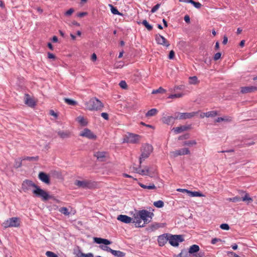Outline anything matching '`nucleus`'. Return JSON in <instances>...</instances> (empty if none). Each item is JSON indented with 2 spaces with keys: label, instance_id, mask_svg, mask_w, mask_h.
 <instances>
[{
  "label": "nucleus",
  "instance_id": "f257e3e1",
  "mask_svg": "<svg viewBox=\"0 0 257 257\" xmlns=\"http://www.w3.org/2000/svg\"><path fill=\"white\" fill-rule=\"evenodd\" d=\"M168 241L171 245L177 246V235L165 233L158 236V242L160 246H164Z\"/></svg>",
  "mask_w": 257,
  "mask_h": 257
},
{
  "label": "nucleus",
  "instance_id": "f03ea898",
  "mask_svg": "<svg viewBox=\"0 0 257 257\" xmlns=\"http://www.w3.org/2000/svg\"><path fill=\"white\" fill-rule=\"evenodd\" d=\"M86 109L89 110H100L103 107L102 103L97 98L94 97L85 103Z\"/></svg>",
  "mask_w": 257,
  "mask_h": 257
},
{
  "label": "nucleus",
  "instance_id": "7ed1b4c3",
  "mask_svg": "<svg viewBox=\"0 0 257 257\" xmlns=\"http://www.w3.org/2000/svg\"><path fill=\"white\" fill-rule=\"evenodd\" d=\"M33 193L36 196L40 197L43 201H47L50 199L53 198V196L50 195L47 192L42 189L38 186L36 189L33 190Z\"/></svg>",
  "mask_w": 257,
  "mask_h": 257
},
{
  "label": "nucleus",
  "instance_id": "20e7f679",
  "mask_svg": "<svg viewBox=\"0 0 257 257\" xmlns=\"http://www.w3.org/2000/svg\"><path fill=\"white\" fill-rule=\"evenodd\" d=\"M153 147L149 144L144 145L142 149V154L140 157V164H142L143 162L148 158L153 151Z\"/></svg>",
  "mask_w": 257,
  "mask_h": 257
},
{
  "label": "nucleus",
  "instance_id": "39448f33",
  "mask_svg": "<svg viewBox=\"0 0 257 257\" xmlns=\"http://www.w3.org/2000/svg\"><path fill=\"white\" fill-rule=\"evenodd\" d=\"M2 225L5 228L8 227H18L20 225V219L18 217L10 218L5 221Z\"/></svg>",
  "mask_w": 257,
  "mask_h": 257
},
{
  "label": "nucleus",
  "instance_id": "423d86ee",
  "mask_svg": "<svg viewBox=\"0 0 257 257\" xmlns=\"http://www.w3.org/2000/svg\"><path fill=\"white\" fill-rule=\"evenodd\" d=\"M153 213L146 210H142L139 212L138 216H140L142 220L144 221V224L149 223L152 218Z\"/></svg>",
  "mask_w": 257,
  "mask_h": 257
},
{
  "label": "nucleus",
  "instance_id": "0eeeda50",
  "mask_svg": "<svg viewBox=\"0 0 257 257\" xmlns=\"http://www.w3.org/2000/svg\"><path fill=\"white\" fill-rule=\"evenodd\" d=\"M240 194L242 195L244 193V196L242 197L239 196H236L230 199V200L233 202H237L240 201L246 202L247 204L253 201L252 198L249 196V194L247 193L243 192V191H239Z\"/></svg>",
  "mask_w": 257,
  "mask_h": 257
},
{
  "label": "nucleus",
  "instance_id": "6e6552de",
  "mask_svg": "<svg viewBox=\"0 0 257 257\" xmlns=\"http://www.w3.org/2000/svg\"><path fill=\"white\" fill-rule=\"evenodd\" d=\"M74 184L80 188L85 189H91L95 186V183L94 182H92L88 180H76Z\"/></svg>",
  "mask_w": 257,
  "mask_h": 257
},
{
  "label": "nucleus",
  "instance_id": "1a4fd4ad",
  "mask_svg": "<svg viewBox=\"0 0 257 257\" xmlns=\"http://www.w3.org/2000/svg\"><path fill=\"white\" fill-rule=\"evenodd\" d=\"M141 164H140L139 168H134V171L142 176H149L151 177L155 176L154 171H149V167L146 166L144 169H142L141 168Z\"/></svg>",
  "mask_w": 257,
  "mask_h": 257
},
{
  "label": "nucleus",
  "instance_id": "9d476101",
  "mask_svg": "<svg viewBox=\"0 0 257 257\" xmlns=\"http://www.w3.org/2000/svg\"><path fill=\"white\" fill-rule=\"evenodd\" d=\"M141 137L136 134L129 133L124 139V142L127 143L136 144L139 142Z\"/></svg>",
  "mask_w": 257,
  "mask_h": 257
},
{
  "label": "nucleus",
  "instance_id": "9b49d317",
  "mask_svg": "<svg viewBox=\"0 0 257 257\" xmlns=\"http://www.w3.org/2000/svg\"><path fill=\"white\" fill-rule=\"evenodd\" d=\"M79 136L89 140H95L97 138L96 136L90 130L87 128H85L80 133Z\"/></svg>",
  "mask_w": 257,
  "mask_h": 257
},
{
  "label": "nucleus",
  "instance_id": "f8f14e48",
  "mask_svg": "<svg viewBox=\"0 0 257 257\" xmlns=\"http://www.w3.org/2000/svg\"><path fill=\"white\" fill-rule=\"evenodd\" d=\"M198 112L178 113V118L179 119H186L191 118L198 114Z\"/></svg>",
  "mask_w": 257,
  "mask_h": 257
},
{
  "label": "nucleus",
  "instance_id": "ddd939ff",
  "mask_svg": "<svg viewBox=\"0 0 257 257\" xmlns=\"http://www.w3.org/2000/svg\"><path fill=\"white\" fill-rule=\"evenodd\" d=\"M37 186L33 181L29 180L24 181L22 184V188L24 191L29 190L31 187L36 189Z\"/></svg>",
  "mask_w": 257,
  "mask_h": 257
},
{
  "label": "nucleus",
  "instance_id": "4468645a",
  "mask_svg": "<svg viewBox=\"0 0 257 257\" xmlns=\"http://www.w3.org/2000/svg\"><path fill=\"white\" fill-rule=\"evenodd\" d=\"M176 119V117L173 116H165L161 118V120L163 123L169 125H173L175 123Z\"/></svg>",
  "mask_w": 257,
  "mask_h": 257
},
{
  "label": "nucleus",
  "instance_id": "2eb2a0df",
  "mask_svg": "<svg viewBox=\"0 0 257 257\" xmlns=\"http://www.w3.org/2000/svg\"><path fill=\"white\" fill-rule=\"evenodd\" d=\"M156 40L158 44L163 45L166 47L169 45L168 42L167 40L162 36L160 34L156 35Z\"/></svg>",
  "mask_w": 257,
  "mask_h": 257
},
{
  "label": "nucleus",
  "instance_id": "dca6fc26",
  "mask_svg": "<svg viewBox=\"0 0 257 257\" xmlns=\"http://www.w3.org/2000/svg\"><path fill=\"white\" fill-rule=\"evenodd\" d=\"M25 103L30 107H34L36 103L35 100L31 97L30 95L26 94L25 95Z\"/></svg>",
  "mask_w": 257,
  "mask_h": 257
},
{
  "label": "nucleus",
  "instance_id": "f3484780",
  "mask_svg": "<svg viewBox=\"0 0 257 257\" xmlns=\"http://www.w3.org/2000/svg\"><path fill=\"white\" fill-rule=\"evenodd\" d=\"M256 90H257V87L250 86L241 87L240 91L242 93H247L254 92Z\"/></svg>",
  "mask_w": 257,
  "mask_h": 257
},
{
  "label": "nucleus",
  "instance_id": "a211bd4d",
  "mask_svg": "<svg viewBox=\"0 0 257 257\" xmlns=\"http://www.w3.org/2000/svg\"><path fill=\"white\" fill-rule=\"evenodd\" d=\"M97 159L100 161H104L107 157V153L105 152H97L94 155Z\"/></svg>",
  "mask_w": 257,
  "mask_h": 257
},
{
  "label": "nucleus",
  "instance_id": "6ab92c4d",
  "mask_svg": "<svg viewBox=\"0 0 257 257\" xmlns=\"http://www.w3.org/2000/svg\"><path fill=\"white\" fill-rule=\"evenodd\" d=\"M117 219L125 223H131L133 220L131 217L125 215H119L117 216Z\"/></svg>",
  "mask_w": 257,
  "mask_h": 257
},
{
  "label": "nucleus",
  "instance_id": "aec40b11",
  "mask_svg": "<svg viewBox=\"0 0 257 257\" xmlns=\"http://www.w3.org/2000/svg\"><path fill=\"white\" fill-rule=\"evenodd\" d=\"M39 178L42 182L46 184L50 183V179L49 176L44 172H40L39 174Z\"/></svg>",
  "mask_w": 257,
  "mask_h": 257
},
{
  "label": "nucleus",
  "instance_id": "412c9836",
  "mask_svg": "<svg viewBox=\"0 0 257 257\" xmlns=\"http://www.w3.org/2000/svg\"><path fill=\"white\" fill-rule=\"evenodd\" d=\"M133 222L135 223V225L136 227H143L144 226V223H142V222L141 218L140 216H138V214L135 216Z\"/></svg>",
  "mask_w": 257,
  "mask_h": 257
},
{
  "label": "nucleus",
  "instance_id": "4be33fe9",
  "mask_svg": "<svg viewBox=\"0 0 257 257\" xmlns=\"http://www.w3.org/2000/svg\"><path fill=\"white\" fill-rule=\"evenodd\" d=\"M94 240L96 243L98 244L103 243L105 245H108L111 243V242L108 239L99 237H94Z\"/></svg>",
  "mask_w": 257,
  "mask_h": 257
},
{
  "label": "nucleus",
  "instance_id": "5701e85b",
  "mask_svg": "<svg viewBox=\"0 0 257 257\" xmlns=\"http://www.w3.org/2000/svg\"><path fill=\"white\" fill-rule=\"evenodd\" d=\"M58 135L62 139L68 138L71 136V133L68 131H59Z\"/></svg>",
  "mask_w": 257,
  "mask_h": 257
},
{
  "label": "nucleus",
  "instance_id": "b1692460",
  "mask_svg": "<svg viewBox=\"0 0 257 257\" xmlns=\"http://www.w3.org/2000/svg\"><path fill=\"white\" fill-rule=\"evenodd\" d=\"M158 112V110L156 108H152L149 110L146 113V116L147 117H150L156 115Z\"/></svg>",
  "mask_w": 257,
  "mask_h": 257
},
{
  "label": "nucleus",
  "instance_id": "393cba45",
  "mask_svg": "<svg viewBox=\"0 0 257 257\" xmlns=\"http://www.w3.org/2000/svg\"><path fill=\"white\" fill-rule=\"evenodd\" d=\"M199 246L198 245L194 244L191 245L189 249V253L190 254H193L197 253L199 250Z\"/></svg>",
  "mask_w": 257,
  "mask_h": 257
},
{
  "label": "nucleus",
  "instance_id": "a878e982",
  "mask_svg": "<svg viewBox=\"0 0 257 257\" xmlns=\"http://www.w3.org/2000/svg\"><path fill=\"white\" fill-rule=\"evenodd\" d=\"M163 226L161 225V224L160 223H154L150 225V226H149V230L152 231H155L156 230H157V229L159 228L160 227H162Z\"/></svg>",
  "mask_w": 257,
  "mask_h": 257
},
{
  "label": "nucleus",
  "instance_id": "bb28decb",
  "mask_svg": "<svg viewBox=\"0 0 257 257\" xmlns=\"http://www.w3.org/2000/svg\"><path fill=\"white\" fill-rule=\"evenodd\" d=\"M139 185L143 188L145 189L152 190L155 189L156 188V186L154 184H150L149 185H144L141 183H139Z\"/></svg>",
  "mask_w": 257,
  "mask_h": 257
},
{
  "label": "nucleus",
  "instance_id": "cd10ccee",
  "mask_svg": "<svg viewBox=\"0 0 257 257\" xmlns=\"http://www.w3.org/2000/svg\"><path fill=\"white\" fill-rule=\"evenodd\" d=\"M204 114L207 117H213L217 116L218 113V111L216 110H212L207 112H204Z\"/></svg>",
  "mask_w": 257,
  "mask_h": 257
},
{
  "label": "nucleus",
  "instance_id": "c85d7f7f",
  "mask_svg": "<svg viewBox=\"0 0 257 257\" xmlns=\"http://www.w3.org/2000/svg\"><path fill=\"white\" fill-rule=\"evenodd\" d=\"M76 257H93V254L92 253H84L82 252L80 250H79L76 253Z\"/></svg>",
  "mask_w": 257,
  "mask_h": 257
},
{
  "label": "nucleus",
  "instance_id": "c756f323",
  "mask_svg": "<svg viewBox=\"0 0 257 257\" xmlns=\"http://www.w3.org/2000/svg\"><path fill=\"white\" fill-rule=\"evenodd\" d=\"M190 152L188 148H183L178 150V155H185L190 154Z\"/></svg>",
  "mask_w": 257,
  "mask_h": 257
},
{
  "label": "nucleus",
  "instance_id": "7c9ffc66",
  "mask_svg": "<svg viewBox=\"0 0 257 257\" xmlns=\"http://www.w3.org/2000/svg\"><path fill=\"white\" fill-rule=\"evenodd\" d=\"M191 125H182L180 126H178V134L182 132L187 131L188 130L191 129Z\"/></svg>",
  "mask_w": 257,
  "mask_h": 257
},
{
  "label": "nucleus",
  "instance_id": "2f4dec72",
  "mask_svg": "<svg viewBox=\"0 0 257 257\" xmlns=\"http://www.w3.org/2000/svg\"><path fill=\"white\" fill-rule=\"evenodd\" d=\"M188 196L189 197H202L204 195L200 192L189 191Z\"/></svg>",
  "mask_w": 257,
  "mask_h": 257
},
{
  "label": "nucleus",
  "instance_id": "473e14b6",
  "mask_svg": "<svg viewBox=\"0 0 257 257\" xmlns=\"http://www.w3.org/2000/svg\"><path fill=\"white\" fill-rule=\"evenodd\" d=\"M111 253L113 255L117 256V257H123L125 255V253L123 252H122L119 250H113V249Z\"/></svg>",
  "mask_w": 257,
  "mask_h": 257
},
{
  "label": "nucleus",
  "instance_id": "72a5a7b5",
  "mask_svg": "<svg viewBox=\"0 0 257 257\" xmlns=\"http://www.w3.org/2000/svg\"><path fill=\"white\" fill-rule=\"evenodd\" d=\"M76 120L82 126H85L87 124V122L83 116H79L77 117Z\"/></svg>",
  "mask_w": 257,
  "mask_h": 257
},
{
  "label": "nucleus",
  "instance_id": "f704fd0d",
  "mask_svg": "<svg viewBox=\"0 0 257 257\" xmlns=\"http://www.w3.org/2000/svg\"><path fill=\"white\" fill-rule=\"evenodd\" d=\"M108 6L110 8L111 12V13L113 14H114V15H119V16H122V14L121 13H120L117 10V9L115 7H114L112 5L109 4V5H108Z\"/></svg>",
  "mask_w": 257,
  "mask_h": 257
},
{
  "label": "nucleus",
  "instance_id": "c9c22d12",
  "mask_svg": "<svg viewBox=\"0 0 257 257\" xmlns=\"http://www.w3.org/2000/svg\"><path fill=\"white\" fill-rule=\"evenodd\" d=\"M22 160H27L29 161H37L39 160V157H24L22 158Z\"/></svg>",
  "mask_w": 257,
  "mask_h": 257
},
{
  "label": "nucleus",
  "instance_id": "e433bc0d",
  "mask_svg": "<svg viewBox=\"0 0 257 257\" xmlns=\"http://www.w3.org/2000/svg\"><path fill=\"white\" fill-rule=\"evenodd\" d=\"M166 92V90L162 88V87H160L157 89H154L152 91V94H157V93H164Z\"/></svg>",
  "mask_w": 257,
  "mask_h": 257
},
{
  "label": "nucleus",
  "instance_id": "4c0bfd02",
  "mask_svg": "<svg viewBox=\"0 0 257 257\" xmlns=\"http://www.w3.org/2000/svg\"><path fill=\"white\" fill-rule=\"evenodd\" d=\"M231 119L230 117H218L217 119L215 120V122H219L220 121H230Z\"/></svg>",
  "mask_w": 257,
  "mask_h": 257
},
{
  "label": "nucleus",
  "instance_id": "58836bf2",
  "mask_svg": "<svg viewBox=\"0 0 257 257\" xmlns=\"http://www.w3.org/2000/svg\"><path fill=\"white\" fill-rule=\"evenodd\" d=\"M198 82V78L196 76H194L189 78V83L190 84H196Z\"/></svg>",
  "mask_w": 257,
  "mask_h": 257
},
{
  "label": "nucleus",
  "instance_id": "ea45409f",
  "mask_svg": "<svg viewBox=\"0 0 257 257\" xmlns=\"http://www.w3.org/2000/svg\"><path fill=\"white\" fill-rule=\"evenodd\" d=\"M196 144V142L194 140L193 141H185L183 142L182 146H192Z\"/></svg>",
  "mask_w": 257,
  "mask_h": 257
},
{
  "label": "nucleus",
  "instance_id": "a19ab883",
  "mask_svg": "<svg viewBox=\"0 0 257 257\" xmlns=\"http://www.w3.org/2000/svg\"><path fill=\"white\" fill-rule=\"evenodd\" d=\"M64 100L65 102L70 105H75L77 104V102L76 101L70 99L69 98H65Z\"/></svg>",
  "mask_w": 257,
  "mask_h": 257
},
{
  "label": "nucleus",
  "instance_id": "79ce46f5",
  "mask_svg": "<svg viewBox=\"0 0 257 257\" xmlns=\"http://www.w3.org/2000/svg\"><path fill=\"white\" fill-rule=\"evenodd\" d=\"M142 24L147 29L148 31H151L153 29L152 26L149 24L147 20H143Z\"/></svg>",
  "mask_w": 257,
  "mask_h": 257
},
{
  "label": "nucleus",
  "instance_id": "37998d69",
  "mask_svg": "<svg viewBox=\"0 0 257 257\" xmlns=\"http://www.w3.org/2000/svg\"><path fill=\"white\" fill-rule=\"evenodd\" d=\"M59 211L65 215L68 216L70 214V212L68 211V209L65 207L60 208L59 209Z\"/></svg>",
  "mask_w": 257,
  "mask_h": 257
},
{
  "label": "nucleus",
  "instance_id": "c03bdc74",
  "mask_svg": "<svg viewBox=\"0 0 257 257\" xmlns=\"http://www.w3.org/2000/svg\"><path fill=\"white\" fill-rule=\"evenodd\" d=\"M154 205L158 208H162L164 206V203L162 200H158L154 202Z\"/></svg>",
  "mask_w": 257,
  "mask_h": 257
},
{
  "label": "nucleus",
  "instance_id": "a18cd8bd",
  "mask_svg": "<svg viewBox=\"0 0 257 257\" xmlns=\"http://www.w3.org/2000/svg\"><path fill=\"white\" fill-rule=\"evenodd\" d=\"M189 3L193 5L194 7H195L197 9H200L201 7V4L199 2H196L193 0H189Z\"/></svg>",
  "mask_w": 257,
  "mask_h": 257
},
{
  "label": "nucleus",
  "instance_id": "49530a36",
  "mask_svg": "<svg viewBox=\"0 0 257 257\" xmlns=\"http://www.w3.org/2000/svg\"><path fill=\"white\" fill-rule=\"evenodd\" d=\"M190 253H189V251H187L186 250H182V251L178 255V257H188Z\"/></svg>",
  "mask_w": 257,
  "mask_h": 257
},
{
  "label": "nucleus",
  "instance_id": "de8ad7c7",
  "mask_svg": "<svg viewBox=\"0 0 257 257\" xmlns=\"http://www.w3.org/2000/svg\"><path fill=\"white\" fill-rule=\"evenodd\" d=\"M190 137V134L188 133H186L183 135L180 136L178 137V140H183L189 139Z\"/></svg>",
  "mask_w": 257,
  "mask_h": 257
},
{
  "label": "nucleus",
  "instance_id": "09e8293b",
  "mask_svg": "<svg viewBox=\"0 0 257 257\" xmlns=\"http://www.w3.org/2000/svg\"><path fill=\"white\" fill-rule=\"evenodd\" d=\"M23 161V160H22V158H19L18 160H16L15 161V167L16 168H19V167H21V166H22V162Z\"/></svg>",
  "mask_w": 257,
  "mask_h": 257
},
{
  "label": "nucleus",
  "instance_id": "8fccbe9b",
  "mask_svg": "<svg viewBox=\"0 0 257 257\" xmlns=\"http://www.w3.org/2000/svg\"><path fill=\"white\" fill-rule=\"evenodd\" d=\"M46 255L48 257H58L56 254L50 251H47L46 252Z\"/></svg>",
  "mask_w": 257,
  "mask_h": 257
},
{
  "label": "nucleus",
  "instance_id": "3c124183",
  "mask_svg": "<svg viewBox=\"0 0 257 257\" xmlns=\"http://www.w3.org/2000/svg\"><path fill=\"white\" fill-rule=\"evenodd\" d=\"M100 247L103 250L111 252L112 249L110 248L109 247L105 246V245H100Z\"/></svg>",
  "mask_w": 257,
  "mask_h": 257
},
{
  "label": "nucleus",
  "instance_id": "603ef678",
  "mask_svg": "<svg viewBox=\"0 0 257 257\" xmlns=\"http://www.w3.org/2000/svg\"><path fill=\"white\" fill-rule=\"evenodd\" d=\"M189 92V90H185L184 91H182V92L178 91V98L183 97L184 95L188 94Z\"/></svg>",
  "mask_w": 257,
  "mask_h": 257
},
{
  "label": "nucleus",
  "instance_id": "864d4df0",
  "mask_svg": "<svg viewBox=\"0 0 257 257\" xmlns=\"http://www.w3.org/2000/svg\"><path fill=\"white\" fill-rule=\"evenodd\" d=\"M220 227L223 230H228L229 229V226L228 224L226 223L221 224L220 226Z\"/></svg>",
  "mask_w": 257,
  "mask_h": 257
},
{
  "label": "nucleus",
  "instance_id": "5fc2aeb1",
  "mask_svg": "<svg viewBox=\"0 0 257 257\" xmlns=\"http://www.w3.org/2000/svg\"><path fill=\"white\" fill-rule=\"evenodd\" d=\"M119 85L123 89H126L127 88V84L125 81H121L119 83Z\"/></svg>",
  "mask_w": 257,
  "mask_h": 257
},
{
  "label": "nucleus",
  "instance_id": "6e6d98bb",
  "mask_svg": "<svg viewBox=\"0 0 257 257\" xmlns=\"http://www.w3.org/2000/svg\"><path fill=\"white\" fill-rule=\"evenodd\" d=\"M160 4H158L156 5H155L154 7H153V8L151 10V13H155L160 8Z\"/></svg>",
  "mask_w": 257,
  "mask_h": 257
},
{
  "label": "nucleus",
  "instance_id": "4d7b16f0",
  "mask_svg": "<svg viewBox=\"0 0 257 257\" xmlns=\"http://www.w3.org/2000/svg\"><path fill=\"white\" fill-rule=\"evenodd\" d=\"M74 12V9L72 8H71L65 12V15L66 16H71L73 13Z\"/></svg>",
  "mask_w": 257,
  "mask_h": 257
},
{
  "label": "nucleus",
  "instance_id": "13d9d810",
  "mask_svg": "<svg viewBox=\"0 0 257 257\" xmlns=\"http://www.w3.org/2000/svg\"><path fill=\"white\" fill-rule=\"evenodd\" d=\"M187 87L184 85H180L178 86V90H181L182 91H184L185 90H188Z\"/></svg>",
  "mask_w": 257,
  "mask_h": 257
},
{
  "label": "nucleus",
  "instance_id": "bf43d9fd",
  "mask_svg": "<svg viewBox=\"0 0 257 257\" xmlns=\"http://www.w3.org/2000/svg\"><path fill=\"white\" fill-rule=\"evenodd\" d=\"M178 192H181L183 193H185L186 195L188 196L189 190L185 189H178Z\"/></svg>",
  "mask_w": 257,
  "mask_h": 257
},
{
  "label": "nucleus",
  "instance_id": "052dcab7",
  "mask_svg": "<svg viewBox=\"0 0 257 257\" xmlns=\"http://www.w3.org/2000/svg\"><path fill=\"white\" fill-rule=\"evenodd\" d=\"M221 54L220 52H218L214 55V60L216 61L219 59L221 57Z\"/></svg>",
  "mask_w": 257,
  "mask_h": 257
},
{
  "label": "nucleus",
  "instance_id": "680f3d73",
  "mask_svg": "<svg viewBox=\"0 0 257 257\" xmlns=\"http://www.w3.org/2000/svg\"><path fill=\"white\" fill-rule=\"evenodd\" d=\"M101 116L105 120H108V114L106 112H102L101 113Z\"/></svg>",
  "mask_w": 257,
  "mask_h": 257
},
{
  "label": "nucleus",
  "instance_id": "e2e57ef3",
  "mask_svg": "<svg viewBox=\"0 0 257 257\" xmlns=\"http://www.w3.org/2000/svg\"><path fill=\"white\" fill-rule=\"evenodd\" d=\"M184 240V235H178V243L179 242H182ZM179 245V244L178 243V246Z\"/></svg>",
  "mask_w": 257,
  "mask_h": 257
},
{
  "label": "nucleus",
  "instance_id": "0e129e2a",
  "mask_svg": "<svg viewBox=\"0 0 257 257\" xmlns=\"http://www.w3.org/2000/svg\"><path fill=\"white\" fill-rule=\"evenodd\" d=\"M174 56H175V52L173 50H171L170 52V53H169V58L170 59H172L174 58Z\"/></svg>",
  "mask_w": 257,
  "mask_h": 257
},
{
  "label": "nucleus",
  "instance_id": "69168bd1",
  "mask_svg": "<svg viewBox=\"0 0 257 257\" xmlns=\"http://www.w3.org/2000/svg\"><path fill=\"white\" fill-rule=\"evenodd\" d=\"M221 240L219 238H213L211 240V243L213 244H215L218 241H221Z\"/></svg>",
  "mask_w": 257,
  "mask_h": 257
},
{
  "label": "nucleus",
  "instance_id": "338daca9",
  "mask_svg": "<svg viewBox=\"0 0 257 257\" xmlns=\"http://www.w3.org/2000/svg\"><path fill=\"white\" fill-rule=\"evenodd\" d=\"M184 20L187 23L189 24L190 23V19L188 15H186L184 17Z\"/></svg>",
  "mask_w": 257,
  "mask_h": 257
},
{
  "label": "nucleus",
  "instance_id": "774afa93",
  "mask_svg": "<svg viewBox=\"0 0 257 257\" xmlns=\"http://www.w3.org/2000/svg\"><path fill=\"white\" fill-rule=\"evenodd\" d=\"M87 13L86 12H82V13H78L77 14V16L78 17L82 18L85 16L87 15Z\"/></svg>",
  "mask_w": 257,
  "mask_h": 257
}]
</instances>
